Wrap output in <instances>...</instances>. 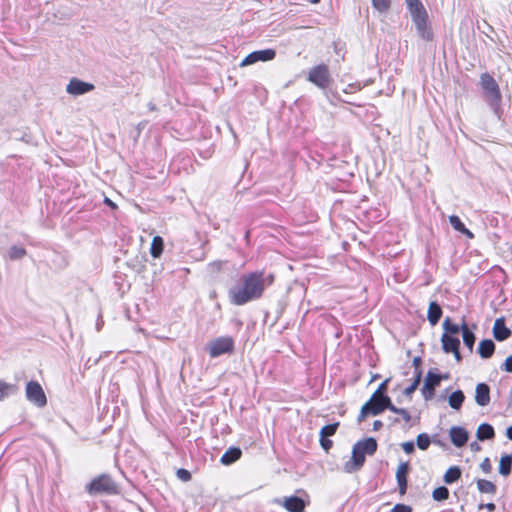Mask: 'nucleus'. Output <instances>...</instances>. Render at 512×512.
<instances>
[{
  "mask_svg": "<svg viewBox=\"0 0 512 512\" xmlns=\"http://www.w3.org/2000/svg\"><path fill=\"white\" fill-rule=\"evenodd\" d=\"M273 274L265 276L263 271H254L241 277V285L229 291V299L232 304L242 306L248 302L260 299L267 286L273 284Z\"/></svg>",
  "mask_w": 512,
  "mask_h": 512,
  "instance_id": "obj_1",
  "label": "nucleus"
},
{
  "mask_svg": "<svg viewBox=\"0 0 512 512\" xmlns=\"http://www.w3.org/2000/svg\"><path fill=\"white\" fill-rule=\"evenodd\" d=\"M378 444L373 437L355 443L352 449V466L348 471L359 470L365 463V455H373L377 450Z\"/></svg>",
  "mask_w": 512,
  "mask_h": 512,
  "instance_id": "obj_2",
  "label": "nucleus"
},
{
  "mask_svg": "<svg viewBox=\"0 0 512 512\" xmlns=\"http://www.w3.org/2000/svg\"><path fill=\"white\" fill-rule=\"evenodd\" d=\"M86 491L90 495L107 494L115 495L119 492L117 483L108 474H101L86 485Z\"/></svg>",
  "mask_w": 512,
  "mask_h": 512,
  "instance_id": "obj_3",
  "label": "nucleus"
},
{
  "mask_svg": "<svg viewBox=\"0 0 512 512\" xmlns=\"http://www.w3.org/2000/svg\"><path fill=\"white\" fill-rule=\"evenodd\" d=\"M392 405L391 398L389 396H379L378 394H372L370 399L362 406L358 415V422H362L368 415H378L385 409H389Z\"/></svg>",
  "mask_w": 512,
  "mask_h": 512,
  "instance_id": "obj_4",
  "label": "nucleus"
},
{
  "mask_svg": "<svg viewBox=\"0 0 512 512\" xmlns=\"http://www.w3.org/2000/svg\"><path fill=\"white\" fill-rule=\"evenodd\" d=\"M480 85L488 103L492 107H498L502 100L500 87L496 80L487 72L480 75Z\"/></svg>",
  "mask_w": 512,
  "mask_h": 512,
  "instance_id": "obj_5",
  "label": "nucleus"
},
{
  "mask_svg": "<svg viewBox=\"0 0 512 512\" xmlns=\"http://www.w3.org/2000/svg\"><path fill=\"white\" fill-rule=\"evenodd\" d=\"M410 14L415 24L418 35L427 42L432 41L434 35L428 23V13L425 7L423 9L410 12Z\"/></svg>",
  "mask_w": 512,
  "mask_h": 512,
  "instance_id": "obj_6",
  "label": "nucleus"
},
{
  "mask_svg": "<svg viewBox=\"0 0 512 512\" xmlns=\"http://www.w3.org/2000/svg\"><path fill=\"white\" fill-rule=\"evenodd\" d=\"M307 80L321 89L328 88L333 81L329 67L326 64L312 67L308 72Z\"/></svg>",
  "mask_w": 512,
  "mask_h": 512,
  "instance_id": "obj_7",
  "label": "nucleus"
},
{
  "mask_svg": "<svg viewBox=\"0 0 512 512\" xmlns=\"http://www.w3.org/2000/svg\"><path fill=\"white\" fill-rule=\"evenodd\" d=\"M235 349L234 339L230 336L215 338L209 342L208 352L210 357L215 358L223 354H230Z\"/></svg>",
  "mask_w": 512,
  "mask_h": 512,
  "instance_id": "obj_8",
  "label": "nucleus"
},
{
  "mask_svg": "<svg viewBox=\"0 0 512 512\" xmlns=\"http://www.w3.org/2000/svg\"><path fill=\"white\" fill-rule=\"evenodd\" d=\"M26 397L38 407H44L47 404L45 392L37 381H29L27 383Z\"/></svg>",
  "mask_w": 512,
  "mask_h": 512,
  "instance_id": "obj_9",
  "label": "nucleus"
},
{
  "mask_svg": "<svg viewBox=\"0 0 512 512\" xmlns=\"http://www.w3.org/2000/svg\"><path fill=\"white\" fill-rule=\"evenodd\" d=\"M276 57V51L274 49H265L251 52L241 62L240 66L252 65L258 61H271Z\"/></svg>",
  "mask_w": 512,
  "mask_h": 512,
  "instance_id": "obj_10",
  "label": "nucleus"
},
{
  "mask_svg": "<svg viewBox=\"0 0 512 512\" xmlns=\"http://www.w3.org/2000/svg\"><path fill=\"white\" fill-rule=\"evenodd\" d=\"M442 349L445 353H452L457 362H460L462 359L460 353V340L456 336L442 334L441 336Z\"/></svg>",
  "mask_w": 512,
  "mask_h": 512,
  "instance_id": "obj_11",
  "label": "nucleus"
},
{
  "mask_svg": "<svg viewBox=\"0 0 512 512\" xmlns=\"http://www.w3.org/2000/svg\"><path fill=\"white\" fill-rule=\"evenodd\" d=\"M409 464L407 462L400 463L396 470V480L398 484L399 494L404 496L408 486Z\"/></svg>",
  "mask_w": 512,
  "mask_h": 512,
  "instance_id": "obj_12",
  "label": "nucleus"
},
{
  "mask_svg": "<svg viewBox=\"0 0 512 512\" xmlns=\"http://www.w3.org/2000/svg\"><path fill=\"white\" fill-rule=\"evenodd\" d=\"M93 89V84L81 81L78 78H72L66 87V91L71 95H82Z\"/></svg>",
  "mask_w": 512,
  "mask_h": 512,
  "instance_id": "obj_13",
  "label": "nucleus"
},
{
  "mask_svg": "<svg viewBox=\"0 0 512 512\" xmlns=\"http://www.w3.org/2000/svg\"><path fill=\"white\" fill-rule=\"evenodd\" d=\"M441 376L428 372L424 381L423 394L426 399L434 395L435 387L440 384Z\"/></svg>",
  "mask_w": 512,
  "mask_h": 512,
  "instance_id": "obj_14",
  "label": "nucleus"
},
{
  "mask_svg": "<svg viewBox=\"0 0 512 512\" xmlns=\"http://www.w3.org/2000/svg\"><path fill=\"white\" fill-rule=\"evenodd\" d=\"M450 440L456 447H463L468 441V432L463 427L453 426L450 431Z\"/></svg>",
  "mask_w": 512,
  "mask_h": 512,
  "instance_id": "obj_15",
  "label": "nucleus"
},
{
  "mask_svg": "<svg viewBox=\"0 0 512 512\" xmlns=\"http://www.w3.org/2000/svg\"><path fill=\"white\" fill-rule=\"evenodd\" d=\"M475 401L479 406H487L490 403V387L486 383H479L475 389Z\"/></svg>",
  "mask_w": 512,
  "mask_h": 512,
  "instance_id": "obj_16",
  "label": "nucleus"
},
{
  "mask_svg": "<svg viewBox=\"0 0 512 512\" xmlns=\"http://www.w3.org/2000/svg\"><path fill=\"white\" fill-rule=\"evenodd\" d=\"M493 335L496 340L504 341L511 336V330L506 327L503 317L497 318L493 326Z\"/></svg>",
  "mask_w": 512,
  "mask_h": 512,
  "instance_id": "obj_17",
  "label": "nucleus"
},
{
  "mask_svg": "<svg viewBox=\"0 0 512 512\" xmlns=\"http://www.w3.org/2000/svg\"><path fill=\"white\" fill-rule=\"evenodd\" d=\"M283 506L289 512H303L305 509V502L302 498L291 496L284 500Z\"/></svg>",
  "mask_w": 512,
  "mask_h": 512,
  "instance_id": "obj_18",
  "label": "nucleus"
},
{
  "mask_svg": "<svg viewBox=\"0 0 512 512\" xmlns=\"http://www.w3.org/2000/svg\"><path fill=\"white\" fill-rule=\"evenodd\" d=\"M442 314L443 312L441 306L435 301L430 302L427 312V319L432 326L439 322Z\"/></svg>",
  "mask_w": 512,
  "mask_h": 512,
  "instance_id": "obj_19",
  "label": "nucleus"
},
{
  "mask_svg": "<svg viewBox=\"0 0 512 512\" xmlns=\"http://www.w3.org/2000/svg\"><path fill=\"white\" fill-rule=\"evenodd\" d=\"M495 351V344L491 339H484L480 341L478 346V353L479 355L484 358L488 359L490 358Z\"/></svg>",
  "mask_w": 512,
  "mask_h": 512,
  "instance_id": "obj_20",
  "label": "nucleus"
},
{
  "mask_svg": "<svg viewBox=\"0 0 512 512\" xmlns=\"http://www.w3.org/2000/svg\"><path fill=\"white\" fill-rule=\"evenodd\" d=\"M242 456V452L238 447L229 448L221 457V463L224 465H230L237 460H239Z\"/></svg>",
  "mask_w": 512,
  "mask_h": 512,
  "instance_id": "obj_21",
  "label": "nucleus"
},
{
  "mask_svg": "<svg viewBox=\"0 0 512 512\" xmlns=\"http://www.w3.org/2000/svg\"><path fill=\"white\" fill-rule=\"evenodd\" d=\"M476 435L480 441L490 440L495 437V431L492 425L488 423H483L478 426Z\"/></svg>",
  "mask_w": 512,
  "mask_h": 512,
  "instance_id": "obj_22",
  "label": "nucleus"
},
{
  "mask_svg": "<svg viewBox=\"0 0 512 512\" xmlns=\"http://www.w3.org/2000/svg\"><path fill=\"white\" fill-rule=\"evenodd\" d=\"M449 222L456 231L466 235L470 239L474 237V234L468 228H466V226L457 215H451L449 217Z\"/></svg>",
  "mask_w": 512,
  "mask_h": 512,
  "instance_id": "obj_23",
  "label": "nucleus"
},
{
  "mask_svg": "<svg viewBox=\"0 0 512 512\" xmlns=\"http://www.w3.org/2000/svg\"><path fill=\"white\" fill-rule=\"evenodd\" d=\"M461 333H462L464 344L472 352L476 338H475L474 333L469 329V327L465 321L461 325Z\"/></svg>",
  "mask_w": 512,
  "mask_h": 512,
  "instance_id": "obj_24",
  "label": "nucleus"
},
{
  "mask_svg": "<svg viewBox=\"0 0 512 512\" xmlns=\"http://www.w3.org/2000/svg\"><path fill=\"white\" fill-rule=\"evenodd\" d=\"M390 411L398 414L399 416L393 419V423L404 422L405 424H409L412 417L408 410L404 408H397L395 405H391Z\"/></svg>",
  "mask_w": 512,
  "mask_h": 512,
  "instance_id": "obj_25",
  "label": "nucleus"
},
{
  "mask_svg": "<svg viewBox=\"0 0 512 512\" xmlns=\"http://www.w3.org/2000/svg\"><path fill=\"white\" fill-rule=\"evenodd\" d=\"M164 250V241L161 236H154L150 246V254L153 258H159Z\"/></svg>",
  "mask_w": 512,
  "mask_h": 512,
  "instance_id": "obj_26",
  "label": "nucleus"
},
{
  "mask_svg": "<svg viewBox=\"0 0 512 512\" xmlns=\"http://www.w3.org/2000/svg\"><path fill=\"white\" fill-rule=\"evenodd\" d=\"M476 483H477V489L481 493L494 495L497 492V486L489 480L478 479L476 481Z\"/></svg>",
  "mask_w": 512,
  "mask_h": 512,
  "instance_id": "obj_27",
  "label": "nucleus"
},
{
  "mask_svg": "<svg viewBox=\"0 0 512 512\" xmlns=\"http://www.w3.org/2000/svg\"><path fill=\"white\" fill-rule=\"evenodd\" d=\"M512 469V455L505 454L499 461V473L503 476H508Z\"/></svg>",
  "mask_w": 512,
  "mask_h": 512,
  "instance_id": "obj_28",
  "label": "nucleus"
},
{
  "mask_svg": "<svg viewBox=\"0 0 512 512\" xmlns=\"http://www.w3.org/2000/svg\"><path fill=\"white\" fill-rule=\"evenodd\" d=\"M465 400V395L461 390L454 391L449 396V405L453 409H460Z\"/></svg>",
  "mask_w": 512,
  "mask_h": 512,
  "instance_id": "obj_29",
  "label": "nucleus"
},
{
  "mask_svg": "<svg viewBox=\"0 0 512 512\" xmlns=\"http://www.w3.org/2000/svg\"><path fill=\"white\" fill-rule=\"evenodd\" d=\"M461 478V470L458 466L450 467L444 474V482L452 484Z\"/></svg>",
  "mask_w": 512,
  "mask_h": 512,
  "instance_id": "obj_30",
  "label": "nucleus"
},
{
  "mask_svg": "<svg viewBox=\"0 0 512 512\" xmlns=\"http://www.w3.org/2000/svg\"><path fill=\"white\" fill-rule=\"evenodd\" d=\"M443 334H448L452 336H456L461 331V326L453 323L450 318H446L443 322Z\"/></svg>",
  "mask_w": 512,
  "mask_h": 512,
  "instance_id": "obj_31",
  "label": "nucleus"
},
{
  "mask_svg": "<svg viewBox=\"0 0 512 512\" xmlns=\"http://www.w3.org/2000/svg\"><path fill=\"white\" fill-rule=\"evenodd\" d=\"M339 425H340L339 422H335V423L328 424V425H325L324 427H322V429L320 430L321 438H323V437L328 438L330 436H333L337 432Z\"/></svg>",
  "mask_w": 512,
  "mask_h": 512,
  "instance_id": "obj_32",
  "label": "nucleus"
},
{
  "mask_svg": "<svg viewBox=\"0 0 512 512\" xmlns=\"http://www.w3.org/2000/svg\"><path fill=\"white\" fill-rule=\"evenodd\" d=\"M432 496L436 501H444L449 497V490L444 486L438 487L434 489Z\"/></svg>",
  "mask_w": 512,
  "mask_h": 512,
  "instance_id": "obj_33",
  "label": "nucleus"
},
{
  "mask_svg": "<svg viewBox=\"0 0 512 512\" xmlns=\"http://www.w3.org/2000/svg\"><path fill=\"white\" fill-rule=\"evenodd\" d=\"M371 2L374 9L381 13L388 11L391 6L390 0H371Z\"/></svg>",
  "mask_w": 512,
  "mask_h": 512,
  "instance_id": "obj_34",
  "label": "nucleus"
},
{
  "mask_svg": "<svg viewBox=\"0 0 512 512\" xmlns=\"http://www.w3.org/2000/svg\"><path fill=\"white\" fill-rule=\"evenodd\" d=\"M421 377L422 371H418L417 374L415 375L414 381L405 389L404 393L406 395L412 394L417 389V387L420 384Z\"/></svg>",
  "mask_w": 512,
  "mask_h": 512,
  "instance_id": "obj_35",
  "label": "nucleus"
},
{
  "mask_svg": "<svg viewBox=\"0 0 512 512\" xmlns=\"http://www.w3.org/2000/svg\"><path fill=\"white\" fill-rule=\"evenodd\" d=\"M26 255V250L22 247L13 246L9 251V257L12 260L20 259Z\"/></svg>",
  "mask_w": 512,
  "mask_h": 512,
  "instance_id": "obj_36",
  "label": "nucleus"
},
{
  "mask_svg": "<svg viewBox=\"0 0 512 512\" xmlns=\"http://www.w3.org/2000/svg\"><path fill=\"white\" fill-rule=\"evenodd\" d=\"M430 445V438L427 434H419L417 436V446L421 450H426Z\"/></svg>",
  "mask_w": 512,
  "mask_h": 512,
  "instance_id": "obj_37",
  "label": "nucleus"
},
{
  "mask_svg": "<svg viewBox=\"0 0 512 512\" xmlns=\"http://www.w3.org/2000/svg\"><path fill=\"white\" fill-rule=\"evenodd\" d=\"M407 7L409 9V12H413L419 9H423L424 5L420 0H405Z\"/></svg>",
  "mask_w": 512,
  "mask_h": 512,
  "instance_id": "obj_38",
  "label": "nucleus"
},
{
  "mask_svg": "<svg viewBox=\"0 0 512 512\" xmlns=\"http://www.w3.org/2000/svg\"><path fill=\"white\" fill-rule=\"evenodd\" d=\"M176 475L181 481H184V482H188L192 478L191 473L188 470L183 469V468L178 469L176 472Z\"/></svg>",
  "mask_w": 512,
  "mask_h": 512,
  "instance_id": "obj_39",
  "label": "nucleus"
},
{
  "mask_svg": "<svg viewBox=\"0 0 512 512\" xmlns=\"http://www.w3.org/2000/svg\"><path fill=\"white\" fill-rule=\"evenodd\" d=\"M319 442H320L321 447H322L326 452H328V451L332 448V446H333V441H332V440H330V439H329V438H327V437H323V438H321V437H320Z\"/></svg>",
  "mask_w": 512,
  "mask_h": 512,
  "instance_id": "obj_40",
  "label": "nucleus"
},
{
  "mask_svg": "<svg viewBox=\"0 0 512 512\" xmlns=\"http://www.w3.org/2000/svg\"><path fill=\"white\" fill-rule=\"evenodd\" d=\"M391 512H412V507L405 504H396Z\"/></svg>",
  "mask_w": 512,
  "mask_h": 512,
  "instance_id": "obj_41",
  "label": "nucleus"
},
{
  "mask_svg": "<svg viewBox=\"0 0 512 512\" xmlns=\"http://www.w3.org/2000/svg\"><path fill=\"white\" fill-rule=\"evenodd\" d=\"M10 385L0 381V400L4 399L9 394Z\"/></svg>",
  "mask_w": 512,
  "mask_h": 512,
  "instance_id": "obj_42",
  "label": "nucleus"
},
{
  "mask_svg": "<svg viewBox=\"0 0 512 512\" xmlns=\"http://www.w3.org/2000/svg\"><path fill=\"white\" fill-rule=\"evenodd\" d=\"M480 468L482 469V471L486 474L490 473L491 470H492V465H491V462H490V459L489 458H485L481 464H480Z\"/></svg>",
  "mask_w": 512,
  "mask_h": 512,
  "instance_id": "obj_43",
  "label": "nucleus"
},
{
  "mask_svg": "<svg viewBox=\"0 0 512 512\" xmlns=\"http://www.w3.org/2000/svg\"><path fill=\"white\" fill-rule=\"evenodd\" d=\"M402 449L404 450L405 453L411 454L415 450L414 443L411 441L404 442L402 443Z\"/></svg>",
  "mask_w": 512,
  "mask_h": 512,
  "instance_id": "obj_44",
  "label": "nucleus"
},
{
  "mask_svg": "<svg viewBox=\"0 0 512 512\" xmlns=\"http://www.w3.org/2000/svg\"><path fill=\"white\" fill-rule=\"evenodd\" d=\"M388 381H389L388 379L383 381L373 394H378L379 396H386L385 391H386Z\"/></svg>",
  "mask_w": 512,
  "mask_h": 512,
  "instance_id": "obj_45",
  "label": "nucleus"
},
{
  "mask_svg": "<svg viewBox=\"0 0 512 512\" xmlns=\"http://www.w3.org/2000/svg\"><path fill=\"white\" fill-rule=\"evenodd\" d=\"M503 369L506 372L512 373V355L508 356L503 364Z\"/></svg>",
  "mask_w": 512,
  "mask_h": 512,
  "instance_id": "obj_46",
  "label": "nucleus"
},
{
  "mask_svg": "<svg viewBox=\"0 0 512 512\" xmlns=\"http://www.w3.org/2000/svg\"><path fill=\"white\" fill-rule=\"evenodd\" d=\"M483 508L487 509L489 512H494L496 509V505L492 502L487 504H479L478 509L482 510Z\"/></svg>",
  "mask_w": 512,
  "mask_h": 512,
  "instance_id": "obj_47",
  "label": "nucleus"
},
{
  "mask_svg": "<svg viewBox=\"0 0 512 512\" xmlns=\"http://www.w3.org/2000/svg\"><path fill=\"white\" fill-rule=\"evenodd\" d=\"M421 363H422V360L420 357H415L413 359V365L415 367V375L417 374L418 371H422L421 370Z\"/></svg>",
  "mask_w": 512,
  "mask_h": 512,
  "instance_id": "obj_48",
  "label": "nucleus"
},
{
  "mask_svg": "<svg viewBox=\"0 0 512 512\" xmlns=\"http://www.w3.org/2000/svg\"><path fill=\"white\" fill-rule=\"evenodd\" d=\"M382 425L383 424H382V422L380 420H376L373 423V428H374V430H379L382 427Z\"/></svg>",
  "mask_w": 512,
  "mask_h": 512,
  "instance_id": "obj_49",
  "label": "nucleus"
},
{
  "mask_svg": "<svg viewBox=\"0 0 512 512\" xmlns=\"http://www.w3.org/2000/svg\"><path fill=\"white\" fill-rule=\"evenodd\" d=\"M506 436L512 440V425L510 427L507 428V431H506Z\"/></svg>",
  "mask_w": 512,
  "mask_h": 512,
  "instance_id": "obj_50",
  "label": "nucleus"
},
{
  "mask_svg": "<svg viewBox=\"0 0 512 512\" xmlns=\"http://www.w3.org/2000/svg\"><path fill=\"white\" fill-rule=\"evenodd\" d=\"M105 203L108 204L109 206H111L112 208H116V204L113 201H111L109 198L105 199Z\"/></svg>",
  "mask_w": 512,
  "mask_h": 512,
  "instance_id": "obj_51",
  "label": "nucleus"
},
{
  "mask_svg": "<svg viewBox=\"0 0 512 512\" xmlns=\"http://www.w3.org/2000/svg\"><path fill=\"white\" fill-rule=\"evenodd\" d=\"M310 2H311L312 4H318V3L320 2V0H310Z\"/></svg>",
  "mask_w": 512,
  "mask_h": 512,
  "instance_id": "obj_52",
  "label": "nucleus"
},
{
  "mask_svg": "<svg viewBox=\"0 0 512 512\" xmlns=\"http://www.w3.org/2000/svg\"><path fill=\"white\" fill-rule=\"evenodd\" d=\"M249 236H250V231H247L245 237L248 239Z\"/></svg>",
  "mask_w": 512,
  "mask_h": 512,
  "instance_id": "obj_53",
  "label": "nucleus"
}]
</instances>
